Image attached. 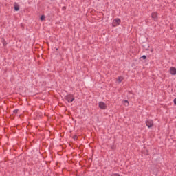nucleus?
I'll list each match as a JSON object with an SVG mask.
<instances>
[{"label":"nucleus","mask_w":176,"mask_h":176,"mask_svg":"<svg viewBox=\"0 0 176 176\" xmlns=\"http://www.w3.org/2000/svg\"><path fill=\"white\" fill-rule=\"evenodd\" d=\"M64 98L69 103L74 102V101L75 100V97L74 96V95L72 94H69L68 95H66L64 97Z\"/></svg>","instance_id":"nucleus-1"},{"label":"nucleus","mask_w":176,"mask_h":176,"mask_svg":"<svg viewBox=\"0 0 176 176\" xmlns=\"http://www.w3.org/2000/svg\"><path fill=\"white\" fill-rule=\"evenodd\" d=\"M120 23H121L120 19L117 18L113 19L112 25L113 27H118V25H120Z\"/></svg>","instance_id":"nucleus-2"},{"label":"nucleus","mask_w":176,"mask_h":176,"mask_svg":"<svg viewBox=\"0 0 176 176\" xmlns=\"http://www.w3.org/2000/svg\"><path fill=\"white\" fill-rule=\"evenodd\" d=\"M146 124L148 129H151V127H153V120H148L146 121Z\"/></svg>","instance_id":"nucleus-3"},{"label":"nucleus","mask_w":176,"mask_h":176,"mask_svg":"<svg viewBox=\"0 0 176 176\" xmlns=\"http://www.w3.org/2000/svg\"><path fill=\"white\" fill-rule=\"evenodd\" d=\"M99 108H100V109H107V104L104 103V102H100Z\"/></svg>","instance_id":"nucleus-4"},{"label":"nucleus","mask_w":176,"mask_h":176,"mask_svg":"<svg viewBox=\"0 0 176 176\" xmlns=\"http://www.w3.org/2000/svg\"><path fill=\"white\" fill-rule=\"evenodd\" d=\"M151 17L154 21H157V12H153L151 14Z\"/></svg>","instance_id":"nucleus-5"},{"label":"nucleus","mask_w":176,"mask_h":176,"mask_svg":"<svg viewBox=\"0 0 176 176\" xmlns=\"http://www.w3.org/2000/svg\"><path fill=\"white\" fill-rule=\"evenodd\" d=\"M170 75H176V68L174 67H171L170 68Z\"/></svg>","instance_id":"nucleus-6"},{"label":"nucleus","mask_w":176,"mask_h":176,"mask_svg":"<svg viewBox=\"0 0 176 176\" xmlns=\"http://www.w3.org/2000/svg\"><path fill=\"white\" fill-rule=\"evenodd\" d=\"M1 42L3 46H6V45H8V43H6V41L5 40V38H1Z\"/></svg>","instance_id":"nucleus-7"},{"label":"nucleus","mask_w":176,"mask_h":176,"mask_svg":"<svg viewBox=\"0 0 176 176\" xmlns=\"http://www.w3.org/2000/svg\"><path fill=\"white\" fill-rule=\"evenodd\" d=\"M20 10V7L19 6H14V11L15 12H19Z\"/></svg>","instance_id":"nucleus-8"},{"label":"nucleus","mask_w":176,"mask_h":176,"mask_svg":"<svg viewBox=\"0 0 176 176\" xmlns=\"http://www.w3.org/2000/svg\"><path fill=\"white\" fill-rule=\"evenodd\" d=\"M123 102H124V105H126V107H129V100H124Z\"/></svg>","instance_id":"nucleus-9"},{"label":"nucleus","mask_w":176,"mask_h":176,"mask_svg":"<svg viewBox=\"0 0 176 176\" xmlns=\"http://www.w3.org/2000/svg\"><path fill=\"white\" fill-rule=\"evenodd\" d=\"M111 149L112 151H115V149H116V146H115L114 144H113L111 146Z\"/></svg>","instance_id":"nucleus-10"},{"label":"nucleus","mask_w":176,"mask_h":176,"mask_svg":"<svg viewBox=\"0 0 176 176\" xmlns=\"http://www.w3.org/2000/svg\"><path fill=\"white\" fill-rule=\"evenodd\" d=\"M118 80L119 83H120L121 82H122L123 78L122 77H118Z\"/></svg>","instance_id":"nucleus-11"},{"label":"nucleus","mask_w":176,"mask_h":176,"mask_svg":"<svg viewBox=\"0 0 176 176\" xmlns=\"http://www.w3.org/2000/svg\"><path fill=\"white\" fill-rule=\"evenodd\" d=\"M40 20L41 21H43V20H45V15H41V17H40Z\"/></svg>","instance_id":"nucleus-12"},{"label":"nucleus","mask_w":176,"mask_h":176,"mask_svg":"<svg viewBox=\"0 0 176 176\" xmlns=\"http://www.w3.org/2000/svg\"><path fill=\"white\" fill-rule=\"evenodd\" d=\"M143 59V60H146V55H143L142 56H141L140 58V60H141V59Z\"/></svg>","instance_id":"nucleus-13"},{"label":"nucleus","mask_w":176,"mask_h":176,"mask_svg":"<svg viewBox=\"0 0 176 176\" xmlns=\"http://www.w3.org/2000/svg\"><path fill=\"white\" fill-rule=\"evenodd\" d=\"M19 112V109H15V110H14V111H13V113H17Z\"/></svg>","instance_id":"nucleus-14"},{"label":"nucleus","mask_w":176,"mask_h":176,"mask_svg":"<svg viewBox=\"0 0 176 176\" xmlns=\"http://www.w3.org/2000/svg\"><path fill=\"white\" fill-rule=\"evenodd\" d=\"M73 138H74V140H77V139H78V136H77V135H74V136L73 137Z\"/></svg>","instance_id":"nucleus-15"},{"label":"nucleus","mask_w":176,"mask_h":176,"mask_svg":"<svg viewBox=\"0 0 176 176\" xmlns=\"http://www.w3.org/2000/svg\"><path fill=\"white\" fill-rule=\"evenodd\" d=\"M62 9H63V10H65L67 9V7L63 6V7L62 8Z\"/></svg>","instance_id":"nucleus-16"},{"label":"nucleus","mask_w":176,"mask_h":176,"mask_svg":"<svg viewBox=\"0 0 176 176\" xmlns=\"http://www.w3.org/2000/svg\"><path fill=\"white\" fill-rule=\"evenodd\" d=\"M173 102H174L175 105H176V98L174 99Z\"/></svg>","instance_id":"nucleus-17"},{"label":"nucleus","mask_w":176,"mask_h":176,"mask_svg":"<svg viewBox=\"0 0 176 176\" xmlns=\"http://www.w3.org/2000/svg\"><path fill=\"white\" fill-rule=\"evenodd\" d=\"M115 175L116 176H120L119 174H116Z\"/></svg>","instance_id":"nucleus-18"},{"label":"nucleus","mask_w":176,"mask_h":176,"mask_svg":"<svg viewBox=\"0 0 176 176\" xmlns=\"http://www.w3.org/2000/svg\"><path fill=\"white\" fill-rule=\"evenodd\" d=\"M146 50H148V48H146Z\"/></svg>","instance_id":"nucleus-19"}]
</instances>
